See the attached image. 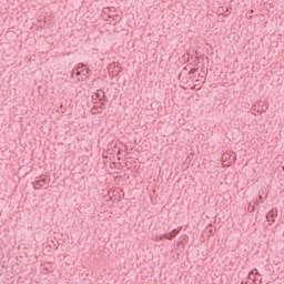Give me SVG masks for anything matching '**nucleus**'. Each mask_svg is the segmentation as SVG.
I'll return each instance as SVG.
<instances>
[{
	"mask_svg": "<svg viewBox=\"0 0 284 284\" xmlns=\"http://www.w3.org/2000/svg\"><path fill=\"white\" fill-rule=\"evenodd\" d=\"M74 72L77 77H80L78 78V81H85V79H88L90 69H85L84 67H78L74 69Z\"/></svg>",
	"mask_w": 284,
	"mask_h": 284,
	"instance_id": "nucleus-1",
	"label": "nucleus"
},
{
	"mask_svg": "<svg viewBox=\"0 0 284 284\" xmlns=\"http://www.w3.org/2000/svg\"><path fill=\"white\" fill-rule=\"evenodd\" d=\"M45 183H48V180L45 178H40L39 180H37L33 183V189L41 190V187H43V185H45Z\"/></svg>",
	"mask_w": 284,
	"mask_h": 284,
	"instance_id": "nucleus-2",
	"label": "nucleus"
},
{
	"mask_svg": "<svg viewBox=\"0 0 284 284\" xmlns=\"http://www.w3.org/2000/svg\"><path fill=\"white\" fill-rule=\"evenodd\" d=\"M97 99H99L101 105H105V102L108 101V98H105V92L101 90L97 93Z\"/></svg>",
	"mask_w": 284,
	"mask_h": 284,
	"instance_id": "nucleus-3",
	"label": "nucleus"
},
{
	"mask_svg": "<svg viewBox=\"0 0 284 284\" xmlns=\"http://www.w3.org/2000/svg\"><path fill=\"white\" fill-rule=\"evenodd\" d=\"M276 216H278V214H276V211L272 210L266 214V220L274 223V219H276Z\"/></svg>",
	"mask_w": 284,
	"mask_h": 284,
	"instance_id": "nucleus-4",
	"label": "nucleus"
},
{
	"mask_svg": "<svg viewBox=\"0 0 284 284\" xmlns=\"http://www.w3.org/2000/svg\"><path fill=\"white\" fill-rule=\"evenodd\" d=\"M174 236H176V234H174V232H169L163 235V237L166 239L168 241H172V239H174Z\"/></svg>",
	"mask_w": 284,
	"mask_h": 284,
	"instance_id": "nucleus-5",
	"label": "nucleus"
},
{
	"mask_svg": "<svg viewBox=\"0 0 284 284\" xmlns=\"http://www.w3.org/2000/svg\"><path fill=\"white\" fill-rule=\"evenodd\" d=\"M196 70H197V69H194V68L191 69L190 72H189V74H196Z\"/></svg>",
	"mask_w": 284,
	"mask_h": 284,
	"instance_id": "nucleus-6",
	"label": "nucleus"
},
{
	"mask_svg": "<svg viewBox=\"0 0 284 284\" xmlns=\"http://www.w3.org/2000/svg\"><path fill=\"white\" fill-rule=\"evenodd\" d=\"M171 232H173V234H175V236H176V234H179V229H174V230L171 231Z\"/></svg>",
	"mask_w": 284,
	"mask_h": 284,
	"instance_id": "nucleus-7",
	"label": "nucleus"
},
{
	"mask_svg": "<svg viewBox=\"0 0 284 284\" xmlns=\"http://www.w3.org/2000/svg\"><path fill=\"white\" fill-rule=\"evenodd\" d=\"M253 283H255V284H261L262 283V281L260 280H253Z\"/></svg>",
	"mask_w": 284,
	"mask_h": 284,
	"instance_id": "nucleus-8",
	"label": "nucleus"
},
{
	"mask_svg": "<svg viewBox=\"0 0 284 284\" xmlns=\"http://www.w3.org/2000/svg\"><path fill=\"white\" fill-rule=\"evenodd\" d=\"M252 276H254V271H252V272L248 274V278H252Z\"/></svg>",
	"mask_w": 284,
	"mask_h": 284,
	"instance_id": "nucleus-9",
	"label": "nucleus"
},
{
	"mask_svg": "<svg viewBox=\"0 0 284 284\" xmlns=\"http://www.w3.org/2000/svg\"><path fill=\"white\" fill-rule=\"evenodd\" d=\"M113 68H116V63H113Z\"/></svg>",
	"mask_w": 284,
	"mask_h": 284,
	"instance_id": "nucleus-10",
	"label": "nucleus"
},
{
	"mask_svg": "<svg viewBox=\"0 0 284 284\" xmlns=\"http://www.w3.org/2000/svg\"><path fill=\"white\" fill-rule=\"evenodd\" d=\"M118 154H121V150H120V151H118Z\"/></svg>",
	"mask_w": 284,
	"mask_h": 284,
	"instance_id": "nucleus-11",
	"label": "nucleus"
},
{
	"mask_svg": "<svg viewBox=\"0 0 284 284\" xmlns=\"http://www.w3.org/2000/svg\"><path fill=\"white\" fill-rule=\"evenodd\" d=\"M116 19H119V16H115Z\"/></svg>",
	"mask_w": 284,
	"mask_h": 284,
	"instance_id": "nucleus-12",
	"label": "nucleus"
}]
</instances>
